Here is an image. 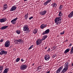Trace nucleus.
<instances>
[{"label":"nucleus","instance_id":"obj_1","mask_svg":"<svg viewBox=\"0 0 73 73\" xmlns=\"http://www.w3.org/2000/svg\"><path fill=\"white\" fill-rule=\"evenodd\" d=\"M62 19V18L61 17H56L55 19V22L56 23V25H58L59 24H61V21L59 22V21H61Z\"/></svg>","mask_w":73,"mask_h":73},{"label":"nucleus","instance_id":"obj_2","mask_svg":"<svg viewBox=\"0 0 73 73\" xmlns=\"http://www.w3.org/2000/svg\"><path fill=\"white\" fill-rule=\"evenodd\" d=\"M27 65L26 64H23L21 65L20 67L21 70H24L27 69Z\"/></svg>","mask_w":73,"mask_h":73},{"label":"nucleus","instance_id":"obj_3","mask_svg":"<svg viewBox=\"0 0 73 73\" xmlns=\"http://www.w3.org/2000/svg\"><path fill=\"white\" fill-rule=\"evenodd\" d=\"M23 42V40L21 39H19L18 40H15L14 42L15 44H20V43H21Z\"/></svg>","mask_w":73,"mask_h":73},{"label":"nucleus","instance_id":"obj_4","mask_svg":"<svg viewBox=\"0 0 73 73\" xmlns=\"http://www.w3.org/2000/svg\"><path fill=\"white\" fill-rule=\"evenodd\" d=\"M50 58V56L49 54H47L44 56V58L46 61H48Z\"/></svg>","mask_w":73,"mask_h":73},{"label":"nucleus","instance_id":"obj_5","mask_svg":"<svg viewBox=\"0 0 73 73\" xmlns=\"http://www.w3.org/2000/svg\"><path fill=\"white\" fill-rule=\"evenodd\" d=\"M5 47H9L10 46V41L9 40H7L5 44Z\"/></svg>","mask_w":73,"mask_h":73},{"label":"nucleus","instance_id":"obj_6","mask_svg":"<svg viewBox=\"0 0 73 73\" xmlns=\"http://www.w3.org/2000/svg\"><path fill=\"white\" fill-rule=\"evenodd\" d=\"M5 54V55H6V54H7V51H5L2 50L1 51V52H0V54L1 55H3V54Z\"/></svg>","mask_w":73,"mask_h":73},{"label":"nucleus","instance_id":"obj_7","mask_svg":"<svg viewBox=\"0 0 73 73\" xmlns=\"http://www.w3.org/2000/svg\"><path fill=\"white\" fill-rule=\"evenodd\" d=\"M50 32V30L49 29H47L42 33V35H46V34H48V33H49Z\"/></svg>","mask_w":73,"mask_h":73},{"label":"nucleus","instance_id":"obj_8","mask_svg":"<svg viewBox=\"0 0 73 73\" xmlns=\"http://www.w3.org/2000/svg\"><path fill=\"white\" fill-rule=\"evenodd\" d=\"M18 19V18L17 17L16 18L12 20L11 21V22L13 24H15V23H16L15 21H16V20Z\"/></svg>","mask_w":73,"mask_h":73},{"label":"nucleus","instance_id":"obj_9","mask_svg":"<svg viewBox=\"0 0 73 73\" xmlns=\"http://www.w3.org/2000/svg\"><path fill=\"white\" fill-rule=\"evenodd\" d=\"M29 30V28L28 27V26H26L23 27V31H27Z\"/></svg>","mask_w":73,"mask_h":73},{"label":"nucleus","instance_id":"obj_10","mask_svg":"<svg viewBox=\"0 0 73 73\" xmlns=\"http://www.w3.org/2000/svg\"><path fill=\"white\" fill-rule=\"evenodd\" d=\"M16 8L17 7L15 6H14L12 7L11 8V9H10V11H15L16 9Z\"/></svg>","mask_w":73,"mask_h":73},{"label":"nucleus","instance_id":"obj_11","mask_svg":"<svg viewBox=\"0 0 73 73\" xmlns=\"http://www.w3.org/2000/svg\"><path fill=\"white\" fill-rule=\"evenodd\" d=\"M7 20L6 18L1 19H0V23H3L4 22H5V21H7Z\"/></svg>","mask_w":73,"mask_h":73},{"label":"nucleus","instance_id":"obj_12","mask_svg":"<svg viewBox=\"0 0 73 73\" xmlns=\"http://www.w3.org/2000/svg\"><path fill=\"white\" fill-rule=\"evenodd\" d=\"M46 11H43L42 12H41L40 13V14L41 15H44L45 14H46Z\"/></svg>","mask_w":73,"mask_h":73},{"label":"nucleus","instance_id":"obj_13","mask_svg":"<svg viewBox=\"0 0 73 73\" xmlns=\"http://www.w3.org/2000/svg\"><path fill=\"white\" fill-rule=\"evenodd\" d=\"M41 44V41H40V40H37L36 41V44L37 45H40Z\"/></svg>","mask_w":73,"mask_h":73},{"label":"nucleus","instance_id":"obj_14","mask_svg":"<svg viewBox=\"0 0 73 73\" xmlns=\"http://www.w3.org/2000/svg\"><path fill=\"white\" fill-rule=\"evenodd\" d=\"M63 68L62 66L60 67L59 68L58 70H57L56 71V73H59L60 72V71H61V70H62V69Z\"/></svg>","mask_w":73,"mask_h":73},{"label":"nucleus","instance_id":"obj_15","mask_svg":"<svg viewBox=\"0 0 73 73\" xmlns=\"http://www.w3.org/2000/svg\"><path fill=\"white\" fill-rule=\"evenodd\" d=\"M46 25L42 24L40 26V28L41 29H44V28H46Z\"/></svg>","mask_w":73,"mask_h":73},{"label":"nucleus","instance_id":"obj_16","mask_svg":"<svg viewBox=\"0 0 73 73\" xmlns=\"http://www.w3.org/2000/svg\"><path fill=\"white\" fill-rule=\"evenodd\" d=\"M8 26H3V27H2L0 28V29L1 30H4V29H6V28H8Z\"/></svg>","mask_w":73,"mask_h":73},{"label":"nucleus","instance_id":"obj_17","mask_svg":"<svg viewBox=\"0 0 73 73\" xmlns=\"http://www.w3.org/2000/svg\"><path fill=\"white\" fill-rule=\"evenodd\" d=\"M67 70H68V68L66 67H64L63 70L62 71V73H65V72H66Z\"/></svg>","mask_w":73,"mask_h":73},{"label":"nucleus","instance_id":"obj_18","mask_svg":"<svg viewBox=\"0 0 73 73\" xmlns=\"http://www.w3.org/2000/svg\"><path fill=\"white\" fill-rule=\"evenodd\" d=\"M68 66H69V63L68 62L66 63L64 66L65 68H67L68 69Z\"/></svg>","mask_w":73,"mask_h":73},{"label":"nucleus","instance_id":"obj_19","mask_svg":"<svg viewBox=\"0 0 73 73\" xmlns=\"http://www.w3.org/2000/svg\"><path fill=\"white\" fill-rule=\"evenodd\" d=\"M7 8H8V6L7 4H5L3 5V9L4 10H5Z\"/></svg>","mask_w":73,"mask_h":73},{"label":"nucleus","instance_id":"obj_20","mask_svg":"<svg viewBox=\"0 0 73 73\" xmlns=\"http://www.w3.org/2000/svg\"><path fill=\"white\" fill-rule=\"evenodd\" d=\"M8 68H7L5 70L3 73H8Z\"/></svg>","mask_w":73,"mask_h":73},{"label":"nucleus","instance_id":"obj_21","mask_svg":"<svg viewBox=\"0 0 73 73\" xmlns=\"http://www.w3.org/2000/svg\"><path fill=\"white\" fill-rule=\"evenodd\" d=\"M70 50V48L67 49L64 51V53H65V54H66V53H67L68 52H69Z\"/></svg>","mask_w":73,"mask_h":73},{"label":"nucleus","instance_id":"obj_22","mask_svg":"<svg viewBox=\"0 0 73 73\" xmlns=\"http://www.w3.org/2000/svg\"><path fill=\"white\" fill-rule=\"evenodd\" d=\"M3 70V67L0 66V73L2 72Z\"/></svg>","mask_w":73,"mask_h":73},{"label":"nucleus","instance_id":"obj_23","mask_svg":"<svg viewBox=\"0 0 73 73\" xmlns=\"http://www.w3.org/2000/svg\"><path fill=\"white\" fill-rule=\"evenodd\" d=\"M37 33V29H35L34 30V31H33V33L34 34H36Z\"/></svg>","mask_w":73,"mask_h":73},{"label":"nucleus","instance_id":"obj_24","mask_svg":"<svg viewBox=\"0 0 73 73\" xmlns=\"http://www.w3.org/2000/svg\"><path fill=\"white\" fill-rule=\"evenodd\" d=\"M47 37H48V36H47V35L44 36L43 37V40H45V39H46V38H47Z\"/></svg>","mask_w":73,"mask_h":73},{"label":"nucleus","instance_id":"obj_25","mask_svg":"<svg viewBox=\"0 0 73 73\" xmlns=\"http://www.w3.org/2000/svg\"><path fill=\"white\" fill-rule=\"evenodd\" d=\"M16 32L17 33V34L19 35V34L21 33V31H20L19 30H18L16 31Z\"/></svg>","mask_w":73,"mask_h":73},{"label":"nucleus","instance_id":"obj_26","mask_svg":"<svg viewBox=\"0 0 73 73\" xmlns=\"http://www.w3.org/2000/svg\"><path fill=\"white\" fill-rule=\"evenodd\" d=\"M63 15V14L62 13H61V12L60 11V12H59V14L58 15V16H62V15Z\"/></svg>","mask_w":73,"mask_h":73},{"label":"nucleus","instance_id":"obj_27","mask_svg":"<svg viewBox=\"0 0 73 73\" xmlns=\"http://www.w3.org/2000/svg\"><path fill=\"white\" fill-rule=\"evenodd\" d=\"M20 59L19 58H17L16 60V62H19Z\"/></svg>","mask_w":73,"mask_h":73},{"label":"nucleus","instance_id":"obj_28","mask_svg":"<svg viewBox=\"0 0 73 73\" xmlns=\"http://www.w3.org/2000/svg\"><path fill=\"white\" fill-rule=\"evenodd\" d=\"M52 5L54 7H56L57 6V5H56V4L55 3H54L52 4Z\"/></svg>","mask_w":73,"mask_h":73},{"label":"nucleus","instance_id":"obj_29","mask_svg":"<svg viewBox=\"0 0 73 73\" xmlns=\"http://www.w3.org/2000/svg\"><path fill=\"white\" fill-rule=\"evenodd\" d=\"M25 19L27 20L28 17V16L26 14L25 15Z\"/></svg>","mask_w":73,"mask_h":73},{"label":"nucleus","instance_id":"obj_30","mask_svg":"<svg viewBox=\"0 0 73 73\" xmlns=\"http://www.w3.org/2000/svg\"><path fill=\"white\" fill-rule=\"evenodd\" d=\"M33 45H32L29 48V50H30V49H31L32 48H33Z\"/></svg>","mask_w":73,"mask_h":73},{"label":"nucleus","instance_id":"obj_31","mask_svg":"<svg viewBox=\"0 0 73 73\" xmlns=\"http://www.w3.org/2000/svg\"><path fill=\"white\" fill-rule=\"evenodd\" d=\"M48 2L46 1L45 2H44V5H46L48 4Z\"/></svg>","mask_w":73,"mask_h":73},{"label":"nucleus","instance_id":"obj_32","mask_svg":"<svg viewBox=\"0 0 73 73\" xmlns=\"http://www.w3.org/2000/svg\"><path fill=\"white\" fill-rule=\"evenodd\" d=\"M62 8H63V6L62 5H60L59 8V9H61Z\"/></svg>","mask_w":73,"mask_h":73},{"label":"nucleus","instance_id":"obj_33","mask_svg":"<svg viewBox=\"0 0 73 73\" xmlns=\"http://www.w3.org/2000/svg\"><path fill=\"white\" fill-rule=\"evenodd\" d=\"M70 54H72V53H73V50L71 49V51L70 52Z\"/></svg>","mask_w":73,"mask_h":73},{"label":"nucleus","instance_id":"obj_34","mask_svg":"<svg viewBox=\"0 0 73 73\" xmlns=\"http://www.w3.org/2000/svg\"><path fill=\"white\" fill-rule=\"evenodd\" d=\"M50 51V48H48V50H47V52H49V51Z\"/></svg>","mask_w":73,"mask_h":73},{"label":"nucleus","instance_id":"obj_35","mask_svg":"<svg viewBox=\"0 0 73 73\" xmlns=\"http://www.w3.org/2000/svg\"><path fill=\"white\" fill-rule=\"evenodd\" d=\"M44 40V39H43V38L42 39H41L40 40V41L41 42H42V41Z\"/></svg>","mask_w":73,"mask_h":73},{"label":"nucleus","instance_id":"obj_36","mask_svg":"<svg viewBox=\"0 0 73 73\" xmlns=\"http://www.w3.org/2000/svg\"><path fill=\"white\" fill-rule=\"evenodd\" d=\"M3 41H4V39H1L0 40V42H3Z\"/></svg>","mask_w":73,"mask_h":73},{"label":"nucleus","instance_id":"obj_37","mask_svg":"<svg viewBox=\"0 0 73 73\" xmlns=\"http://www.w3.org/2000/svg\"><path fill=\"white\" fill-rule=\"evenodd\" d=\"M33 17H30L29 18V20H31V19H33Z\"/></svg>","mask_w":73,"mask_h":73},{"label":"nucleus","instance_id":"obj_38","mask_svg":"<svg viewBox=\"0 0 73 73\" xmlns=\"http://www.w3.org/2000/svg\"><path fill=\"white\" fill-rule=\"evenodd\" d=\"M60 35H63L64 34V31H63L62 32H61L60 33Z\"/></svg>","mask_w":73,"mask_h":73},{"label":"nucleus","instance_id":"obj_39","mask_svg":"<svg viewBox=\"0 0 73 73\" xmlns=\"http://www.w3.org/2000/svg\"><path fill=\"white\" fill-rule=\"evenodd\" d=\"M51 0H48L47 1L48 2V3H49V2H50V1H51Z\"/></svg>","mask_w":73,"mask_h":73},{"label":"nucleus","instance_id":"obj_40","mask_svg":"<svg viewBox=\"0 0 73 73\" xmlns=\"http://www.w3.org/2000/svg\"><path fill=\"white\" fill-rule=\"evenodd\" d=\"M72 44L70 43L69 46H72Z\"/></svg>","mask_w":73,"mask_h":73},{"label":"nucleus","instance_id":"obj_41","mask_svg":"<svg viewBox=\"0 0 73 73\" xmlns=\"http://www.w3.org/2000/svg\"><path fill=\"white\" fill-rule=\"evenodd\" d=\"M21 61H22V62H23L24 61V60H23V59H21Z\"/></svg>","mask_w":73,"mask_h":73},{"label":"nucleus","instance_id":"obj_42","mask_svg":"<svg viewBox=\"0 0 73 73\" xmlns=\"http://www.w3.org/2000/svg\"><path fill=\"white\" fill-rule=\"evenodd\" d=\"M53 48L54 49H56V47H53Z\"/></svg>","mask_w":73,"mask_h":73},{"label":"nucleus","instance_id":"obj_43","mask_svg":"<svg viewBox=\"0 0 73 73\" xmlns=\"http://www.w3.org/2000/svg\"><path fill=\"white\" fill-rule=\"evenodd\" d=\"M48 48V47H46L44 48V49H47V48Z\"/></svg>","mask_w":73,"mask_h":73},{"label":"nucleus","instance_id":"obj_44","mask_svg":"<svg viewBox=\"0 0 73 73\" xmlns=\"http://www.w3.org/2000/svg\"><path fill=\"white\" fill-rule=\"evenodd\" d=\"M28 0H23V1H28Z\"/></svg>","mask_w":73,"mask_h":73},{"label":"nucleus","instance_id":"obj_45","mask_svg":"<svg viewBox=\"0 0 73 73\" xmlns=\"http://www.w3.org/2000/svg\"><path fill=\"white\" fill-rule=\"evenodd\" d=\"M52 57H53V58H54V57H55V56H54L53 55V56H52Z\"/></svg>","mask_w":73,"mask_h":73},{"label":"nucleus","instance_id":"obj_46","mask_svg":"<svg viewBox=\"0 0 73 73\" xmlns=\"http://www.w3.org/2000/svg\"><path fill=\"white\" fill-rule=\"evenodd\" d=\"M40 66H39V67H38V69H39V68H40Z\"/></svg>","mask_w":73,"mask_h":73},{"label":"nucleus","instance_id":"obj_47","mask_svg":"<svg viewBox=\"0 0 73 73\" xmlns=\"http://www.w3.org/2000/svg\"><path fill=\"white\" fill-rule=\"evenodd\" d=\"M34 64H35V63H33V65H34Z\"/></svg>","mask_w":73,"mask_h":73},{"label":"nucleus","instance_id":"obj_48","mask_svg":"<svg viewBox=\"0 0 73 73\" xmlns=\"http://www.w3.org/2000/svg\"><path fill=\"white\" fill-rule=\"evenodd\" d=\"M28 15V14L27 13V14L26 15Z\"/></svg>","mask_w":73,"mask_h":73},{"label":"nucleus","instance_id":"obj_49","mask_svg":"<svg viewBox=\"0 0 73 73\" xmlns=\"http://www.w3.org/2000/svg\"><path fill=\"white\" fill-rule=\"evenodd\" d=\"M26 33H28V32H26Z\"/></svg>","mask_w":73,"mask_h":73}]
</instances>
